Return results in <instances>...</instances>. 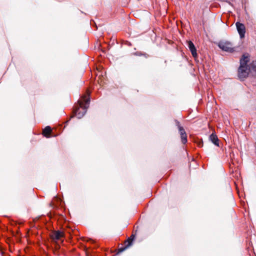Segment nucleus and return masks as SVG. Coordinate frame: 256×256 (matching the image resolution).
I'll return each instance as SVG.
<instances>
[{"label":"nucleus","instance_id":"f257e3e1","mask_svg":"<svg viewBox=\"0 0 256 256\" xmlns=\"http://www.w3.org/2000/svg\"><path fill=\"white\" fill-rule=\"evenodd\" d=\"M90 92L86 91V94L82 96L80 99L78 101L79 107L75 108L74 110V116L78 118H82L86 112L90 104Z\"/></svg>","mask_w":256,"mask_h":256},{"label":"nucleus","instance_id":"f03ea898","mask_svg":"<svg viewBox=\"0 0 256 256\" xmlns=\"http://www.w3.org/2000/svg\"><path fill=\"white\" fill-rule=\"evenodd\" d=\"M250 56L248 54H244L240 59V66L238 70V76L240 80L246 78L250 72L249 66L248 63L250 62Z\"/></svg>","mask_w":256,"mask_h":256},{"label":"nucleus","instance_id":"7ed1b4c3","mask_svg":"<svg viewBox=\"0 0 256 256\" xmlns=\"http://www.w3.org/2000/svg\"><path fill=\"white\" fill-rule=\"evenodd\" d=\"M177 138H178L180 142L183 144H185L188 142L187 134L184 128L178 122H177Z\"/></svg>","mask_w":256,"mask_h":256},{"label":"nucleus","instance_id":"20e7f679","mask_svg":"<svg viewBox=\"0 0 256 256\" xmlns=\"http://www.w3.org/2000/svg\"><path fill=\"white\" fill-rule=\"evenodd\" d=\"M218 46L222 50L232 52L234 51V48L232 44L228 41H220L218 43Z\"/></svg>","mask_w":256,"mask_h":256},{"label":"nucleus","instance_id":"39448f33","mask_svg":"<svg viewBox=\"0 0 256 256\" xmlns=\"http://www.w3.org/2000/svg\"><path fill=\"white\" fill-rule=\"evenodd\" d=\"M64 236V233L62 232L57 230L52 232L50 234V238L52 242H56L61 240Z\"/></svg>","mask_w":256,"mask_h":256},{"label":"nucleus","instance_id":"423d86ee","mask_svg":"<svg viewBox=\"0 0 256 256\" xmlns=\"http://www.w3.org/2000/svg\"><path fill=\"white\" fill-rule=\"evenodd\" d=\"M236 25L240 38H244L246 33V27L244 25L240 22H236Z\"/></svg>","mask_w":256,"mask_h":256},{"label":"nucleus","instance_id":"0eeeda50","mask_svg":"<svg viewBox=\"0 0 256 256\" xmlns=\"http://www.w3.org/2000/svg\"><path fill=\"white\" fill-rule=\"evenodd\" d=\"M187 46L191 52L192 56L194 58H196L198 56L196 50L193 42L191 41H188L187 44Z\"/></svg>","mask_w":256,"mask_h":256},{"label":"nucleus","instance_id":"6e6552de","mask_svg":"<svg viewBox=\"0 0 256 256\" xmlns=\"http://www.w3.org/2000/svg\"><path fill=\"white\" fill-rule=\"evenodd\" d=\"M133 238H129L126 242H125L126 246L124 248H120L118 250V252H122L128 246L131 245Z\"/></svg>","mask_w":256,"mask_h":256},{"label":"nucleus","instance_id":"1a4fd4ad","mask_svg":"<svg viewBox=\"0 0 256 256\" xmlns=\"http://www.w3.org/2000/svg\"><path fill=\"white\" fill-rule=\"evenodd\" d=\"M210 139L212 141V142L216 146H218V136L212 134L210 136Z\"/></svg>","mask_w":256,"mask_h":256},{"label":"nucleus","instance_id":"9d476101","mask_svg":"<svg viewBox=\"0 0 256 256\" xmlns=\"http://www.w3.org/2000/svg\"><path fill=\"white\" fill-rule=\"evenodd\" d=\"M52 132V129L50 126H47L43 130L42 134L46 138L50 137V134Z\"/></svg>","mask_w":256,"mask_h":256},{"label":"nucleus","instance_id":"9b49d317","mask_svg":"<svg viewBox=\"0 0 256 256\" xmlns=\"http://www.w3.org/2000/svg\"><path fill=\"white\" fill-rule=\"evenodd\" d=\"M250 72L253 73L254 75H256V60L253 61L249 66Z\"/></svg>","mask_w":256,"mask_h":256},{"label":"nucleus","instance_id":"f8f14e48","mask_svg":"<svg viewBox=\"0 0 256 256\" xmlns=\"http://www.w3.org/2000/svg\"><path fill=\"white\" fill-rule=\"evenodd\" d=\"M74 116H75L74 114V116H72V118H73Z\"/></svg>","mask_w":256,"mask_h":256}]
</instances>
